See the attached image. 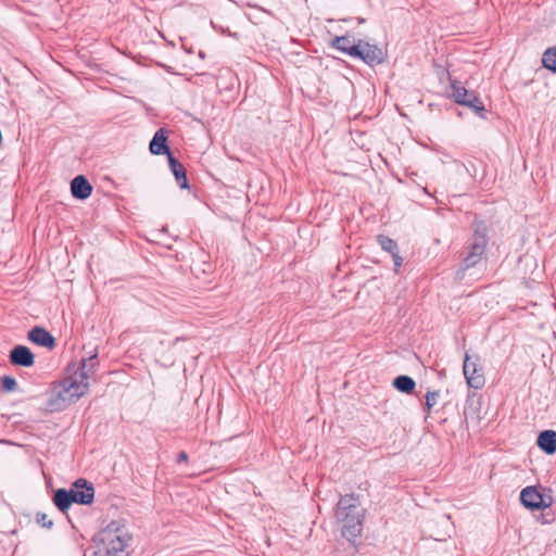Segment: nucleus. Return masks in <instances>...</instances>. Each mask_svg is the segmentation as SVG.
Returning <instances> with one entry per match:
<instances>
[{
  "label": "nucleus",
  "instance_id": "f257e3e1",
  "mask_svg": "<svg viewBox=\"0 0 556 556\" xmlns=\"http://www.w3.org/2000/svg\"><path fill=\"white\" fill-rule=\"evenodd\" d=\"M98 366L97 355L70 364L64 378L53 383L47 400V409L60 412L86 394L91 381L96 378Z\"/></svg>",
  "mask_w": 556,
  "mask_h": 556
},
{
  "label": "nucleus",
  "instance_id": "f03ea898",
  "mask_svg": "<svg viewBox=\"0 0 556 556\" xmlns=\"http://www.w3.org/2000/svg\"><path fill=\"white\" fill-rule=\"evenodd\" d=\"M336 518L341 523L342 536L351 545L356 546L365 519V509L361 505L359 496L354 493L341 495L336 507Z\"/></svg>",
  "mask_w": 556,
  "mask_h": 556
},
{
  "label": "nucleus",
  "instance_id": "7ed1b4c3",
  "mask_svg": "<svg viewBox=\"0 0 556 556\" xmlns=\"http://www.w3.org/2000/svg\"><path fill=\"white\" fill-rule=\"evenodd\" d=\"M329 46L352 59L361 60L369 67L380 65L387 60V52L378 45L355 38L350 34L334 36Z\"/></svg>",
  "mask_w": 556,
  "mask_h": 556
},
{
  "label": "nucleus",
  "instance_id": "20e7f679",
  "mask_svg": "<svg viewBox=\"0 0 556 556\" xmlns=\"http://www.w3.org/2000/svg\"><path fill=\"white\" fill-rule=\"evenodd\" d=\"M93 497L94 490L92 483L80 478L77 479L68 490H56L54 492L53 502L60 511L65 513L73 503L89 505L93 501Z\"/></svg>",
  "mask_w": 556,
  "mask_h": 556
},
{
  "label": "nucleus",
  "instance_id": "39448f33",
  "mask_svg": "<svg viewBox=\"0 0 556 556\" xmlns=\"http://www.w3.org/2000/svg\"><path fill=\"white\" fill-rule=\"evenodd\" d=\"M132 541L124 519L106 523V556H129Z\"/></svg>",
  "mask_w": 556,
  "mask_h": 556
},
{
  "label": "nucleus",
  "instance_id": "423d86ee",
  "mask_svg": "<svg viewBox=\"0 0 556 556\" xmlns=\"http://www.w3.org/2000/svg\"><path fill=\"white\" fill-rule=\"evenodd\" d=\"M489 242V227L483 220L472 223V235L469 239L467 251L463 257V268L475 267L483 257Z\"/></svg>",
  "mask_w": 556,
  "mask_h": 556
},
{
  "label": "nucleus",
  "instance_id": "0eeeda50",
  "mask_svg": "<svg viewBox=\"0 0 556 556\" xmlns=\"http://www.w3.org/2000/svg\"><path fill=\"white\" fill-rule=\"evenodd\" d=\"M463 374L469 389L480 390L484 387L485 377L483 368L480 366L479 354L470 355L466 352L463 363Z\"/></svg>",
  "mask_w": 556,
  "mask_h": 556
},
{
  "label": "nucleus",
  "instance_id": "6e6552de",
  "mask_svg": "<svg viewBox=\"0 0 556 556\" xmlns=\"http://www.w3.org/2000/svg\"><path fill=\"white\" fill-rule=\"evenodd\" d=\"M519 500L521 505L531 510H543L553 504L551 495H545L540 485H528L520 492Z\"/></svg>",
  "mask_w": 556,
  "mask_h": 556
},
{
  "label": "nucleus",
  "instance_id": "1a4fd4ad",
  "mask_svg": "<svg viewBox=\"0 0 556 556\" xmlns=\"http://www.w3.org/2000/svg\"><path fill=\"white\" fill-rule=\"evenodd\" d=\"M149 151L153 155H166V157L174 154L168 146V132L165 128H159L154 132L149 143Z\"/></svg>",
  "mask_w": 556,
  "mask_h": 556
},
{
  "label": "nucleus",
  "instance_id": "9d476101",
  "mask_svg": "<svg viewBox=\"0 0 556 556\" xmlns=\"http://www.w3.org/2000/svg\"><path fill=\"white\" fill-rule=\"evenodd\" d=\"M168 166L175 177L177 186L182 190H189L190 184L187 176V170L180 161L173 154L167 157Z\"/></svg>",
  "mask_w": 556,
  "mask_h": 556
},
{
  "label": "nucleus",
  "instance_id": "9b49d317",
  "mask_svg": "<svg viewBox=\"0 0 556 556\" xmlns=\"http://www.w3.org/2000/svg\"><path fill=\"white\" fill-rule=\"evenodd\" d=\"M10 362L16 366L30 367L34 365L35 357L27 346L16 345L10 352Z\"/></svg>",
  "mask_w": 556,
  "mask_h": 556
},
{
  "label": "nucleus",
  "instance_id": "f8f14e48",
  "mask_svg": "<svg viewBox=\"0 0 556 556\" xmlns=\"http://www.w3.org/2000/svg\"><path fill=\"white\" fill-rule=\"evenodd\" d=\"M446 93L450 99L460 105L466 101V99L472 97L476 91L465 88L462 81L454 79L451 80L450 87L446 89Z\"/></svg>",
  "mask_w": 556,
  "mask_h": 556
},
{
  "label": "nucleus",
  "instance_id": "ddd939ff",
  "mask_svg": "<svg viewBox=\"0 0 556 556\" xmlns=\"http://www.w3.org/2000/svg\"><path fill=\"white\" fill-rule=\"evenodd\" d=\"M536 446L546 455H554L556 453V431L545 429L539 432Z\"/></svg>",
  "mask_w": 556,
  "mask_h": 556
},
{
  "label": "nucleus",
  "instance_id": "4468645a",
  "mask_svg": "<svg viewBox=\"0 0 556 556\" xmlns=\"http://www.w3.org/2000/svg\"><path fill=\"white\" fill-rule=\"evenodd\" d=\"M28 339L40 346L53 349L55 340L52 334L42 327L36 326L28 332Z\"/></svg>",
  "mask_w": 556,
  "mask_h": 556
},
{
  "label": "nucleus",
  "instance_id": "2eb2a0df",
  "mask_svg": "<svg viewBox=\"0 0 556 556\" xmlns=\"http://www.w3.org/2000/svg\"><path fill=\"white\" fill-rule=\"evenodd\" d=\"M92 187L81 175L76 176L71 182V192L75 199L85 200L90 197Z\"/></svg>",
  "mask_w": 556,
  "mask_h": 556
},
{
  "label": "nucleus",
  "instance_id": "dca6fc26",
  "mask_svg": "<svg viewBox=\"0 0 556 556\" xmlns=\"http://www.w3.org/2000/svg\"><path fill=\"white\" fill-rule=\"evenodd\" d=\"M392 387L404 394H413L416 388V381L408 375H399L392 381Z\"/></svg>",
  "mask_w": 556,
  "mask_h": 556
},
{
  "label": "nucleus",
  "instance_id": "f3484780",
  "mask_svg": "<svg viewBox=\"0 0 556 556\" xmlns=\"http://www.w3.org/2000/svg\"><path fill=\"white\" fill-rule=\"evenodd\" d=\"M462 105L470 109L479 117H481L483 119L486 118V110H485L484 103L478 97L477 93H475L469 99H466V101Z\"/></svg>",
  "mask_w": 556,
  "mask_h": 556
},
{
  "label": "nucleus",
  "instance_id": "a211bd4d",
  "mask_svg": "<svg viewBox=\"0 0 556 556\" xmlns=\"http://www.w3.org/2000/svg\"><path fill=\"white\" fill-rule=\"evenodd\" d=\"M542 65L544 68L556 74V46L549 47L544 51Z\"/></svg>",
  "mask_w": 556,
  "mask_h": 556
},
{
  "label": "nucleus",
  "instance_id": "6ab92c4d",
  "mask_svg": "<svg viewBox=\"0 0 556 556\" xmlns=\"http://www.w3.org/2000/svg\"><path fill=\"white\" fill-rule=\"evenodd\" d=\"M377 242L380 245V248L383 251L388 252L390 255L395 252H399L397 242L386 235H378Z\"/></svg>",
  "mask_w": 556,
  "mask_h": 556
},
{
  "label": "nucleus",
  "instance_id": "aec40b11",
  "mask_svg": "<svg viewBox=\"0 0 556 556\" xmlns=\"http://www.w3.org/2000/svg\"><path fill=\"white\" fill-rule=\"evenodd\" d=\"M440 392L438 390L428 391L425 395V409L429 414L432 407L437 404Z\"/></svg>",
  "mask_w": 556,
  "mask_h": 556
},
{
  "label": "nucleus",
  "instance_id": "412c9836",
  "mask_svg": "<svg viewBox=\"0 0 556 556\" xmlns=\"http://www.w3.org/2000/svg\"><path fill=\"white\" fill-rule=\"evenodd\" d=\"M435 74L440 81H444L445 79H448L450 81L453 80L451 77V73L443 65L434 64Z\"/></svg>",
  "mask_w": 556,
  "mask_h": 556
},
{
  "label": "nucleus",
  "instance_id": "4be33fe9",
  "mask_svg": "<svg viewBox=\"0 0 556 556\" xmlns=\"http://www.w3.org/2000/svg\"><path fill=\"white\" fill-rule=\"evenodd\" d=\"M2 387L7 391H14L16 388V381L14 378L5 376L2 379Z\"/></svg>",
  "mask_w": 556,
  "mask_h": 556
},
{
  "label": "nucleus",
  "instance_id": "5701e85b",
  "mask_svg": "<svg viewBox=\"0 0 556 556\" xmlns=\"http://www.w3.org/2000/svg\"><path fill=\"white\" fill-rule=\"evenodd\" d=\"M391 256H392L393 264H394V270H395V273H397L399 268L403 264V257L400 255V251L391 254Z\"/></svg>",
  "mask_w": 556,
  "mask_h": 556
},
{
  "label": "nucleus",
  "instance_id": "b1692460",
  "mask_svg": "<svg viewBox=\"0 0 556 556\" xmlns=\"http://www.w3.org/2000/svg\"><path fill=\"white\" fill-rule=\"evenodd\" d=\"M477 395L476 392H468L467 400H466V406L468 408L477 410L478 408L475 407V396Z\"/></svg>",
  "mask_w": 556,
  "mask_h": 556
},
{
  "label": "nucleus",
  "instance_id": "393cba45",
  "mask_svg": "<svg viewBox=\"0 0 556 556\" xmlns=\"http://www.w3.org/2000/svg\"><path fill=\"white\" fill-rule=\"evenodd\" d=\"M189 459L188 454L185 451H180L177 455V463H187Z\"/></svg>",
  "mask_w": 556,
  "mask_h": 556
},
{
  "label": "nucleus",
  "instance_id": "a878e982",
  "mask_svg": "<svg viewBox=\"0 0 556 556\" xmlns=\"http://www.w3.org/2000/svg\"><path fill=\"white\" fill-rule=\"evenodd\" d=\"M160 66L167 73L169 74H176L174 68L169 65H166V64H160Z\"/></svg>",
  "mask_w": 556,
  "mask_h": 556
},
{
  "label": "nucleus",
  "instance_id": "bb28decb",
  "mask_svg": "<svg viewBox=\"0 0 556 556\" xmlns=\"http://www.w3.org/2000/svg\"><path fill=\"white\" fill-rule=\"evenodd\" d=\"M53 522L49 520L48 522H42V526L45 527H52Z\"/></svg>",
  "mask_w": 556,
  "mask_h": 556
},
{
  "label": "nucleus",
  "instance_id": "cd10ccee",
  "mask_svg": "<svg viewBox=\"0 0 556 556\" xmlns=\"http://www.w3.org/2000/svg\"><path fill=\"white\" fill-rule=\"evenodd\" d=\"M198 55H199V58L204 59L205 58V52L200 50Z\"/></svg>",
  "mask_w": 556,
  "mask_h": 556
},
{
  "label": "nucleus",
  "instance_id": "c85d7f7f",
  "mask_svg": "<svg viewBox=\"0 0 556 556\" xmlns=\"http://www.w3.org/2000/svg\"><path fill=\"white\" fill-rule=\"evenodd\" d=\"M117 370H108L106 374H116Z\"/></svg>",
  "mask_w": 556,
  "mask_h": 556
},
{
  "label": "nucleus",
  "instance_id": "c756f323",
  "mask_svg": "<svg viewBox=\"0 0 556 556\" xmlns=\"http://www.w3.org/2000/svg\"><path fill=\"white\" fill-rule=\"evenodd\" d=\"M186 51H187L188 53H192V49H190V48H187V49H186Z\"/></svg>",
  "mask_w": 556,
  "mask_h": 556
}]
</instances>
